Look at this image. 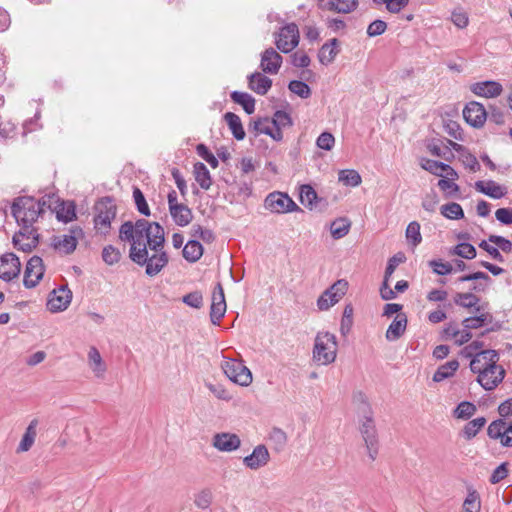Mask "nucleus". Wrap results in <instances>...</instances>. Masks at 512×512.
<instances>
[{
    "label": "nucleus",
    "instance_id": "f257e3e1",
    "mask_svg": "<svg viewBox=\"0 0 512 512\" xmlns=\"http://www.w3.org/2000/svg\"><path fill=\"white\" fill-rule=\"evenodd\" d=\"M119 239L130 244L129 258L145 266L147 276L154 277L167 266L169 256L164 251V228L158 222L126 221L120 226Z\"/></svg>",
    "mask_w": 512,
    "mask_h": 512
},
{
    "label": "nucleus",
    "instance_id": "f03ea898",
    "mask_svg": "<svg viewBox=\"0 0 512 512\" xmlns=\"http://www.w3.org/2000/svg\"><path fill=\"white\" fill-rule=\"evenodd\" d=\"M498 361V352L487 349L476 353L470 362L471 371L477 374V382L487 391L494 390L506 375L505 369Z\"/></svg>",
    "mask_w": 512,
    "mask_h": 512
},
{
    "label": "nucleus",
    "instance_id": "7ed1b4c3",
    "mask_svg": "<svg viewBox=\"0 0 512 512\" xmlns=\"http://www.w3.org/2000/svg\"><path fill=\"white\" fill-rule=\"evenodd\" d=\"M54 202L53 195L44 196L40 200H35L30 196L18 197L11 207L12 215L19 226H33L40 214L44 212L45 208L51 209Z\"/></svg>",
    "mask_w": 512,
    "mask_h": 512
},
{
    "label": "nucleus",
    "instance_id": "20e7f679",
    "mask_svg": "<svg viewBox=\"0 0 512 512\" xmlns=\"http://www.w3.org/2000/svg\"><path fill=\"white\" fill-rule=\"evenodd\" d=\"M336 336L330 332H318L314 339L312 360L318 365H329L337 356Z\"/></svg>",
    "mask_w": 512,
    "mask_h": 512
},
{
    "label": "nucleus",
    "instance_id": "39448f33",
    "mask_svg": "<svg viewBox=\"0 0 512 512\" xmlns=\"http://www.w3.org/2000/svg\"><path fill=\"white\" fill-rule=\"evenodd\" d=\"M94 227L100 234L106 235L111 228V222L116 217L117 207L111 197H103L94 206Z\"/></svg>",
    "mask_w": 512,
    "mask_h": 512
},
{
    "label": "nucleus",
    "instance_id": "423d86ee",
    "mask_svg": "<svg viewBox=\"0 0 512 512\" xmlns=\"http://www.w3.org/2000/svg\"><path fill=\"white\" fill-rule=\"evenodd\" d=\"M221 368L232 382L240 386L246 387L252 382V373L242 361L224 357Z\"/></svg>",
    "mask_w": 512,
    "mask_h": 512
},
{
    "label": "nucleus",
    "instance_id": "0eeeda50",
    "mask_svg": "<svg viewBox=\"0 0 512 512\" xmlns=\"http://www.w3.org/2000/svg\"><path fill=\"white\" fill-rule=\"evenodd\" d=\"M274 36L276 47L285 54L293 51L300 40L299 29L295 23H289L281 27Z\"/></svg>",
    "mask_w": 512,
    "mask_h": 512
},
{
    "label": "nucleus",
    "instance_id": "6e6552de",
    "mask_svg": "<svg viewBox=\"0 0 512 512\" xmlns=\"http://www.w3.org/2000/svg\"><path fill=\"white\" fill-rule=\"evenodd\" d=\"M348 282L344 279L337 280L328 289H326L317 300V307L320 311H326L346 294Z\"/></svg>",
    "mask_w": 512,
    "mask_h": 512
},
{
    "label": "nucleus",
    "instance_id": "1a4fd4ad",
    "mask_svg": "<svg viewBox=\"0 0 512 512\" xmlns=\"http://www.w3.org/2000/svg\"><path fill=\"white\" fill-rule=\"evenodd\" d=\"M360 422V432L367 447L368 456L374 461L378 454V440L373 414L361 416Z\"/></svg>",
    "mask_w": 512,
    "mask_h": 512
},
{
    "label": "nucleus",
    "instance_id": "9d476101",
    "mask_svg": "<svg viewBox=\"0 0 512 512\" xmlns=\"http://www.w3.org/2000/svg\"><path fill=\"white\" fill-rule=\"evenodd\" d=\"M265 208L273 213H288L298 211L299 206L282 192H272L265 199Z\"/></svg>",
    "mask_w": 512,
    "mask_h": 512
},
{
    "label": "nucleus",
    "instance_id": "9b49d317",
    "mask_svg": "<svg viewBox=\"0 0 512 512\" xmlns=\"http://www.w3.org/2000/svg\"><path fill=\"white\" fill-rule=\"evenodd\" d=\"M39 242V234L31 225L20 226V230L13 236V244L15 248L23 252H29L37 246Z\"/></svg>",
    "mask_w": 512,
    "mask_h": 512
},
{
    "label": "nucleus",
    "instance_id": "f8f14e48",
    "mask_svg": "<svg viewBox=\"0 0 512 512\" xmlns=\"http://www.w3.org/2000/svg\"><path fill=\"white\" fill-rule=\"evenodd\" d=\"M45 267L41 257H31L24 271L23 284L26 288H34L38 285L39 281L44 275Z\"/></svg>",
    "mask_w": 512,
    "mask_h": 512
},
{
    "label": "nucleus",
    "instance_id": "ddd939ff",
    "mask_svg": "<svg viewBox=\"0 0 512 512\" xmlns=\"http://www.w3.org/2000/svg\"><path fill=\"white\" fill-rule=\"evenodd\" d=\"M465 121L474 128H480L487 119V113L484 106L476 101L467 103L463 109Z\"/></svg>",
    "mask_w": 512,
    "mask_h": 512
},
{
    "label": "nucleus",
    "instance_id": "4468645a",
    "mask_svg": "<svg viewBox=\"0 0 512 512\" xmlns=\"http://www.w3.org/2000/svg\"><path fill=\"white\" fill-rule=\"evenodd\" d=\"M72 300V292L67 286L54 289L48 298L47 307L51 312H60L67 309Z\"/></svg>",
    "mask_w": 512,
    "mask_h": 512
},
{
    "label": "nucleus",
    "instance_id": "2eb2a0df",
    "mask_svg": "<svg viewBox=\"0 0 512 512\" xmlns=\"http://www.w3.org/2000/svg\"><path fill=\"white\" fill-rule=\"evenodd\" d=\"M20 260L13 253H6L0 257V279L11 281L20 274Z\"/></svg>",
    "mask_w": 512,
    "mask_h": 512
},
{
    "label": "nucleus",
    "instance_id": "dca6fc26",
    "mask_svg": "<svg viewBox=\"0 0 512 512\" xmlns=\"http://www.w3.org/2000/svg\"><path fill=\"white\" fill-rule=\"evenodd\" d=\"M226 312V301L224 290L220 283L216 285L212 294V303L210 310V319L214 325H219L220 320L224 317Z\"/></svg>",
    "mask_w": 512,
    "mask_h": 512
},
{
    "label": "nucleus",
    "instance_id": "f3484780",
    "mask_svg": "<svg viewBox=\"0 0 512 512\" xmlns=\"http://www.w3.org/2000/svg\"><path fill=\"white\" fill-rule=\"evenodd\" d=\"M270 461V453L267 447L263 444H259L254 447L252 453L243 459V464L251 469L258 470L268 464Z\"/></svg>",
    "mask_w": 512,
    "mask_h": 512
},
{
    "label": "nucleus",
    "instance_id": "a211bd4d",
    "mask_svg": "<svg viewBox=\"0 0 512 512\" xmlns=\"http://www.w3.org/2000/svg\"><path fill=\"white\" fill-rule=\"evenodd\" d=\"M212 445L218 451L232 452L240 447L241 440L239 436L234 433L222 432L213 436Z\"/></svg>",
    "mask_w": 512,
    "mask_h": 512
},
{
    "label": "nucleus",
    "instance_id": "6ab92c4d",
    "mask_svg": "<svg viewBox=\"0 0 512 512\" xmlns=\"http://www.w3.org/2000/svg\"><path fill=\"white\" fill-rule=\"evenodd\" d=\"M282 62V56L270 47L261 54L260 68L263 72L274 75L280 70Z\"/></svg>",
    "mask_w": 512,
    "mask_h": 512
},
{
    "label": "nucleus",
    "instance_id": "aec40b11",
    "mask_svg": "<svg viewBox=\"0 0 512 512\" xmlns=\"http://www.w3.org/2000/svg\"><path fill=\"white\" fill-rule=\"evenodd\" d=\"M470 90L480 97L495 98L502 93L503 87L497 81L487 80L473 83Z\"/></svg>",
    "mask_w": 512,
    "mask_h": 512
},
{
    "label": "nucleus",
    "instance_id": "412c9836",
    "mask_svg": "<svg viewBox=\"0 0 512 512\" xmlns=\"http://www.w3.org/2000/svg\"><path fill=\"white\" fill-rule=\"evenodd\" d=\"M358 6V0H319V8L336 13H350Z\"/></svg>",
    "mask_w": 512,
    "mask_h": 512
},
{
    "label": "nucleus",
    "instance_id": "4be33fe9",
    "mask_svg": "<svg viewBox=\"0 0 512 512\" xmlns=\"http://www.w3.org/2000/svg\"><path fill=\"white\" fill-rule=\"evenodd\" d=\"M87 363L94 376L98 379H103L107 366L102 359V356L95 346L90 347L87 355Z\"/></svg>",
    "mask_w": 512,
    "mask_h": 512
},
{
    "label": "nucleus",
    "instance_id": "5701e85b",
    "mask_svg": "<svg viewBox=\"0 0 512 512\" xmlns=\"http://www.w3.org/2000/svg\"><path fill=\"white\" fill-rule=\"evenodd\" d=\"M475 189L493 199L503 198L507 194V188L499 185L493 180H479L475 183Z\"/></svg>",
    "mask_w": 512,
    "mask_h": 512
},
{
    "label": "nucleus",
    "instance_id": "b1692460",
    "mask_svg": "<svg viewBox=\"0 0 512 512\" xmlns=\"http://www.w3.org/2000/svg\"><path fill=\"white\" fill-rule=\"evenodd\" d=\"M249 88L259 95H265L272 86V80L260 72L248 77Z\"/></svg>",
    "mask_w": 512,
    "mask_h": 512
},
{
    "label": "nucleus",
    "instance_id": "393cba45",
    "mask_svg": "<svg viewBox=\"0 0 512 512\" xmlns=\"http://www.w3.org/2000/svg\"><path fill=\"white\" fill-rule=\"evenodd\" d=\"M407 317L405 314H397L395 319L389 325L386 331V339L388 341H395L399 339L406 330Z\"/></svg>",
    "mask_w": 512,
    "mask_h": 512
},
{
    "label": "nucleus",
    "instance_id": "a878e982",
    "mask_svg": "<svg viewBox=\"0 0 512 512\" xmlns=\"http://www.w3.org/2000/svg\"><path fill=\"white\" fill-rule=\"evenodd\" d=\"M73 233L74 231H71L69 234L54 237L52 242L53 247L65 254H70L73 252L77 246V239Z\"/></svg>",
    "mask_w": 512,
    "mask_h": 512
},
{
    "label": "nucleus",
    "instance_id": "bb28decb",
    "mask_svg": "<svg viewBox=\"0 0 512 512\" xmlns=\"http://www.w3.org/2000/svg\"><path fill=\"white\" fill-rule=\"evenodd\" d=\"M337 45L338 40L336 38H333L322 45L318 53V59L321 64L328 65L334 61L335 57L339 53Z\"/></svg>",
    "mask_w": 512,
    "mask_h": 512
},
{
    "label": "nucleus",
    "instance_id": "cd10ccee",
    "mask_svg": "<svg viewBox=\"0 0 512 512\" xmlns=\"http://www.w3.org/2000/svg\"><path fill=\"white\" fill-rule=\"evenodd\" d=\"M193 173L196 182L203 190H209L212 185V178L209 170L202 162L194 164Z\"/></svg>",
    "mask_w": 512,
    "mask_h": 512
},
{
    "label": "nucleus",
    "instance_id": "c85d7f7f",
    "mask_svg": "<svg viewBox=\"0 0 512 512\" xmlns=\"http://www.w3.org/2000/svg\"><path fill=\"white\" fill-rule=\"evenodd\" d=\"M493 321L494 317L492 314L480 313V315L465 318L462 321V326L471 331L472 329H479L484 325L492 324Z\"/></svg>",
    "mask_w": 512,
    "mask_h": 512
},
{
    "label": "nucleus",
    "instance_id": "c756f323",
    "mask_svg": "<svg viewBox=\"0 0 512 512\" xmlns=\"http://www.w3.org/2000/svg\"><path fill=\"white\" fill-rule=\"evenodd\" d=\"M224 119L231 130L233 136L237 140H243L245 138V131L242 126L241 119L238 115L232 112H227L224 115Z\"/></svg>",
    "mask_w": 512,
    "mask_h": 512
},
{
    "label": "nucleus",
    "instance_id": "7c9ffc66",
    "mask_svg": "<svg viewBox=\"0 0 512 512\" xmlns=\"http://www.w3.org/2000/svg\"><path fill=\"white\" fill-rule=\"evenodd\" d=\"M183 257L194 263L203 255V246L198 240H189L183 248Z\"/></svg>",
    "mask_w": 512,
    "mask_h": 512
},
{
    "label": "nucleus",
    "instance_id": "2f4dec72",
    "mask_svg": "<svg viewBox=\"0 0 512 512\" xmlns=\"http://www.w3.org/2000/svg\"><path fill=\"white\" fill-rule=\"evenodd\" d=\"M37 425H38V421L36 419H33L29 423V425L26 428V431H25V433H24V435H23V437H22V439L20 441V444H19V446L17 448L18 452H26V451H28L32 447V445H33V443L35 441V438H36V427H37Z\"/></svg>",
    "mask_w": 512,
    "mask_h": 512
},
{
    "label": "nucleus",
    "instance_id": "473e14b6",
    "mask_svg": "<svg viewBox=\"0 0 512 512\" xmlns=\"http://www.w3.org/2000/svg\"><path fill=\"white\" fill-rule=\"evenodd\" d=\"M462 508H463V512H480L481 511L480 495L473 487H468L467 496L464 499Z\"/></svg>",
    "mask_w": 512,
    "mask_h": 512
},
{
    "label": "nucleus",
    "instance_id": "72a5a7b5",
    "mask_svg": "<svg viewBox=\"0 0 512 512\" xmlns=\"http://www.w3.org/2000/svg\"><path fill=\"white\" fill-rule=\"evenodd\" d=\"M170 215L174 222L181 227L187 226L193 218L191 209L185 204H181L175 210L170 211Z\"/></svg>",
    "mask_w": 512,
    "mask_h": 512
},
{
    "label": "nucleus",
    "instance_id": "f704fd0d",
    "mask_svg": "<svg viewBox=\"0 0 512 512\" xmlns=\"http://www.w3.org/2000/svg\"><path fill=\"white\" fill-rule=\"evenodd\" d=\"M458 368H459V362L456 359L446 362L445 364L439 366L438 369L435 371V373L433 375V381L441 382V381L453 376Z\"/></svg>",
    "mask_w": 512,
    "mask_h": 512
},
{
    "label": "nucleus",
    "instance_id": "c9c22d12",
    "mask_svg": "<svg viewBox=\"0 0 512 512\" xmlns=\"http://www.w3.org/2000/svg\"><path fill=\"white\" fill-rule=\"evenodd\" d=\"M231 99L241 105L247 114H252L255 111V100L250 94L233 91L231 93Z\"/></svg>",
    "mask_w": 512,
    "mask_h": 512
},
{
    "label": "nucleus",
    "instance_id": "e433bc0d",
    "mask_svg": "<svg viewBox=\"0 0 512 512\" xmlns=\"http://www.w3.org/2000/svg\"><path fill=\"white\" fill-rule=\"evenodd\" d=\"M352 401L360 417L373 414L368 398L363 392H355Z\"/></svg>",
    "mask_w": 512,
    "mask_h": 512
},
{
    "label": "nucleus",
    "instance_id": "4c0bfd02",
    "mask_svg": "<svg viewBox=\"0 0 512 512\" xmlns=\"http://www.w3.org/2000/svg\"><path fill=\"white\" fill-rule=\"evenodd\" d=\"M300 202L305 207L312 209L317 201V193L314 188L309 184L300 186L299 191Z\"/></svg>",
    "mask_w": 512,
    "mask_h": 512
},
{
    "label": "nucleus",
    "instance_id": "58836bf2",
    "mask_svg": "<svg viewBox=\"0 0 512 512\" xmlns=\"http://www.w3.org/2000/svg\"><path fill=\"white\" fill-rule=\"evenodd\" d=\"M213 501V493L210 489L204 488L197 493L194 494L193 497V503L194 505L201 509L206 510L208 509Z\"/></svg>",
    "mask_w": 512,
    "mask_h": 512
},
{
    "label": "nucleus",
    "instance_id": "ea45409f",
    "mask_svg": "<svg viewBox=\"0 0 512 512\" xmlns=\"http://www.w3.org/2000/svg\"><path fill=\"white\" fill-rule=\"evenodd\" d=\"M454 303L462 308L472 309V307H476V305L480 303V298L470 292L456 293Z\"/></svg>",
    "mask_w": 512,
    "mask_h": 512
},
{
    "label": "nucleus",
    "instance_id": "a19ab883",
    "mask_svg": "<svg viewBox=\"0 0 512 512\" xmlns=\"http://www.w3.org/2000/svg\"><path fill=\"white\" fill-rule=\"evenodd\" d=\"M276 451H282L287 444V434L281 428L273 427L268 436Z\"/></svg>",
    "mask_w": 512,
    "mask_h": 512
},
{
    "label": "nucleus",
    "instance_id": "79ce46f5",
    "mask_svg": "<svg viewBox=\"0 0 512 512\" xmlns=\"http://www.w3.org/2000/svg\"><path fill=\"white\" fill-rule=\"evenodd\" d=\"M376 6H385V9L391 14L400 13L408 6L409 0H372Z\"/></svg>",
    "mask_w": 512,
    "mask_h": 512
},
{
    "label": "nucleus",
    "instance_id": "37998d69",
    "mask_svg": "<svg viewBox=\"0 0 512 512\" xmlns=\"http://www.w3.org/2000/svg\"><path fill=\"white\" fill-rule=\"evenodd\" d=\"M338 179L346 186L356 187L361 184L360 174L353 169L341 170L338 174Z\"/></svg>",
    "mask_w": 512,
    "mask_h": 512
},
{
    "label": "nucleus",
    "instance_id": "c03bdc74",
    "mask_svg": "<svg viewBox=\"0 0 512 512\" xmlns=\"http://www.w3.org/2000/svg\"><path fill=\"white\" fill-rule=\"evenodd\" d=\"M485 423L486 419L484 417H478L469 421L463 428V436L467 440L472 439L478 434V432L482 429Z\"/></svg>",
    "mask_w": 512,
    "mask_h": 512
},
{
    "label": "nucleus",
    "instance_id": "a18cd8bd",
    "mask_svg": "<svg viewBox=\"0 0 512 512\" xmlns=\"http://www.w3.org/2000/svg\"><path fill=\"white\" fill-rule=\"evenodd\" d=\"M509 423L503 419H498L490 423L487 429L488 436L492 439L505 438L507 435L506 429Z\"/></svg>",
    "mask_w": 512,
    "mask_h": 512
},
{
    "label": "nucleus",
    "instance_id": "49530a36",
    "mask_svg": "<svg viewBox=\"0 0 512 512\" xmlns=\"http://www.w3.org/2000/svg\"><path fill=\"white\" fill-rule=\"evenodd\" d=\"M350 222L345 218H340L332 222L330 230L334 239H340L346 236L350 230Z\"/></svg>",
    "mask_w": 512,
    "mask_h": 512
},
{
    "label": "nucleus",
    "instance_id": "de8ad7c7",
    "mask_svg": "<svg viewBox=\"0 0 512 512\" xmlns=\"http://www.w3.org/2000/svg\"><path fill=\"white\" fill-rule=\"evenodd\" d=\"M441 214L452 220H459L464 217V211L460 204L451 202L441 206Z\"/></svg>",
    "mask_w": 512,
    "mask_h": 512
},
{
    "label": "nucleus",
    "instance_id": "09e8293b",
    "mask_svg": "<svg viewBox=\"0 0 512 512\" xmlns=\"http://www.w3.org/2000/svg\"><path fill=\"white\" fill-rule=\"evenodd\" d=\"M405 235L409 244L413 247L418 246L422 241L420 224L417 221L410 222L406 228Z\"/></svg>",
    "mask_w": 512,
    "mask_h": 512
},
{
    "label": "nucleus",
    "instance_id": "8fccbe9b",
    "mask_svg": "<svg viewBox=\"0 0 512 512\" xmlns=\"http://www.w3.org/2000/svg\"><path fill=\"white\" fill-rule=\"evenodd\" d=\"M421 167L424 170H426L436 176L443 177L444 170L449 168V165L445 164L443 162H438V161L431 160V159H423L421 162Z\"/></svg>",
    "mask_w": 512,
    "mask_h": 512
},
{
    "label": "nucleus",
    "instance_id": "3c124183",
    "mask_svg": "<svg viewBox=\"0 0 512 512\" xmlns=\"http://www.w3.org/2000/svg\"><path fill=\"white\" fill-rule=\"evenodd\" d=\"M288 89L296 94L297 96L301 97L302 99H307L311 95V89L310 87L302 81L299 80H292L288 84Z\"/></svg>",
    "mask_w": 512,
    "mask_h": 512
},
{
    "label": "nucleus",
    "instance_id": "603ef678",
    "mask_svg": "<svg viewBox=\"0 0 512 512\" xmlns=\"http://www.w3.org/2000/svg\"><path fill=\"white\" fill-rule=\"evenodd\" d=\"M476 411V406L470 402L463 401L454 410V416L459 419H468Z\"/></svg>",
    "mask_w": 512,
    "mask_h": 512
},
{
    "label": "nucleus",
    "instance_id": "864d4df0",
    "mask_svg": "<svg viewBox=\"0 0 512 512\" xmlns=\"http://www.w3.org/2000/svg\"><path fill=\"white\" fill-rule=\"evenodd\" d=\"M133 198L139 213L144 216L150 215V209L144 197V194L138 187H134L133 189Z\"/></svg>",
    "mask_w": 512,
    "mask_h": 512
},
{
    "label": "nucleus",
    "instance_id": "5fc2aeb1",
    "mask_svg": "<svg viewBox=\"0 0 512 512\" xmlns=\"http://www.w3.org/2000/svg\"><path fill=\"white\" fill-rule=\"evenodd\" d=\"M103 261L108 265H113L119 262L121 258V253L119 249L112 245H108L103 248L102 251Z\"/></svg>",
    "mask_w": 512,
    "mask_h": 512
},
{
    "label": "nucleus",
    "instance_id": "6e6d98bb",
    "mask_svg": "<svg viewBox=\"0 0 512 512\" xmlns=\"http://www.w3.org/2000/svg\"><path fill=\"white\" fill-rule=\"evenodd\" d=\"M191 232L193 237L199 238L206 243H211L215 239L214 233L210 229L203 228L198 224L192 226Z\"/></svg>",
    "mask_w": 512,
    "mask_h": 512
},
{
    "label": "nucleus",
    "instance_id": "4d7b16f0",
    "mask_svg": "<svg viewBox=\"0 0 512 512\" xmlns=\"http://www.w3.org/2000/svg\"><path fill=\"white\" fill-rule=\"evenodd\" d=\"M206 387L220 400L230 401L232 399L231 393L222 384L206 383Z\"/></svg>",
    "mask_w": 512,
    "mask_h": 512
},
{
    "label": "nucleus",
    "instance_id": "13d9d810",
    "mask_svg": "<svg viewBox=\"0 0 512 512\" xmlns=\"http://www.w3.org/2000/svg\"><path fill=\"white\" fill-rule=\"evenodd\" d=\"M353 323V307L351 304L345 306L341 320L340 330L343 335L348 333Z\"/></svg>",
    "mask_w": 512,
    "mask_h": 512
},
{
    "label": "nucleus",
    "instance_id": "bf43d9fd",
    "mask_svg": "<svg viewBox=\"0 0 512 512\" xmlns=\"http://www.w3.org/2000/svg\"><path fill=\"white\" fill-rule=\"evenodd\" d=\"M454 254L470 260L476 257V249L469 243H460L455 247Z\"/></svg>",
    "mask_w": 512,
    "mask_h": 512
},
{
    "label": "nucleus",
    "instance_id": "052dcab7",
    "mask_svg": "<svg viewBox=\"0 0 512 512\" xmlns=\"http://www.w3.org/2000/svg\"><path fill=\"white\" fill-rule=\"evenodd\" d=\"M271 123L272 126H277L280 128L289 127L292 125L290 115L283 110H278L274 113Z\"/></svg>",
    "mask_w": 512,
    "mask_h": 512
},
{
    "label": "nucleus",
    "instance_id": "680f3d73",
    "mask_svg": "<svg viewBox=\"0 0 512 512\" xmlns=\"http://www.w3.org/2000/svg\"><path fill=\"white\" fill-rule=\"evenodd\" d=\"M387 29V23L381 19L372 21L366 30L369 37H376L382 35Z\"/></svg>",
    "mask_w": 512,
    "mask_h": 512
},
{
    "label": "nucleus",
    "instance_id": "e2e57ef3",
    "mask_svg": "<svg viewBox=\"0 0 512 512\" xmlns=\"http://www.w3.org/2000/svg\"><path fill=\"white\" fill-rule=\"evenodd\" d=\"M438 187L445 193L447 198L455 196L459 192V186L453 181L448 179H440Z\"/></svg>",
    "mask_w": 512,
    "mask_h": 512
},
{
    "label": "nucleus",
    "instance_id": "0e129e2a",
    "mask_svg": "<svg viewBox=\"0 0 512 512\" xmlns=\"http://www.w3.org/2000/svg\"><path fill=\"white\" fill-rule=\"evenodd\" d=\"M197 154L204 159L212 168L218 167L217 158L209 151L204 144H198L196 147Z\"/></svg>",
    "mask_w": 512,
    "mask_h": 512
},
{
    "label": "nucleus",
    "instance_id": "69168bd1",
    "mask_svg": "<svg viewBox=\"0 0 512 512\" xmlns=\"http://www.w3.org/2000/svg\"><path fill=\"white\" fill-rule=\"evenodd\" d=\"M429 266L437 275H447L453 271V266L449 262H443L441 259L431 260Z\"/></svg>",
    "mask_w": 512,
    "mask_h": 512
},
{
    "label": "nucleus",
    "instance_id": "338daca9",
    "mask_svg": "<svg viewBox=\"0 0 512 512\" xmlns=\"http://www.w3.org/2000/svg\"><path fill=\"white\" fill-rule=\"evenodd\" d=\"M182 301L193 308L199 309L203 305V296L199 291H193L183 296Z\"/></svg>",
    "mask_w": 512,
    "mask_h": 512
},
{
    "label": "nucleus",
    "instance_id": "774afa93",
    "mask_svg": "<svg viewBox=\"0 0 512 512\" xmlns=\"http://www.w3.org/2000/svg\"><path fill=\"white\" fill-rule=\"evenodd\" d=\"M334 143H335V138L329 132L321 133L318 136L317 140H316V145L320 149H323V150H326V151H330L333 148Z\"/></svg>",
    "mask_w": 512,
    "mask_h": 512
}]
</instances>
